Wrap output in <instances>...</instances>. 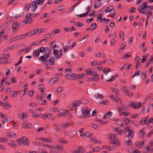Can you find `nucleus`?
Returning a JSON list of instances; mask_svg holds the SVG:
<instances>
[{
  "mask_svg": "<svg viewBox=\"0 0 153 153\" xmlns=\"http://www.w3.org/2000/svg\"><path fill=\"white\" fill-rule=\"evenodd\" d=\"M146 2H143L141 5L138 7V10L140 13H146L147 15H152L151 10L153 9V6H148Z\"/></svg>",
  "mask_w": 153,
  "mask_h": 153,
  "instance_id": "f257e3e1",
  "label": "nucleus"
},
{
  "mask_svg": "<svg viewBox=\"0 0 153 153\" xmlns=\"http://www.w3.org/2000/svg\"><path fill=\"white\" fill-rule=\"evenodd\" d=\"M45 51L46 52V55L41 56L39 58V59L42 63H46L47 62V59L50 56V48L48 47L45 48Z\"/></svg>",
  "mask_w": 153,
  "mask_h": 153,
  "instance_id": "f03ea898",
  "label": "nucleus"
},
{
  "mask_svg": "<svg viewBox=\"0 0 153 153\" xmlns=\"http://www.w3.org/2000/svg\"><path fill=\"white\" fill-rule=\"evenodd\" d=\"M17 143V145L18 146H19L22 144L25 146H28L29 145V141L27 138L24 137H22L19 139L17 141H16Z\"/></svg>",
  "mask_w": 153,
  "mask_h": 153,
  "instance_id": "7ed1b4c3",
  "label": "nucleus"
},
{
  "mask_svg": "<svg viewBox=\"0 0 153 153\" xmlns=\"http://www.w3.org/2000/svg\"><path fill=\"white\" fill-rule=\"evenodd\" d=\"M81 111L83 117L87 118L90 116V110H88L87 107L82 108Z\"/></svg>",
  "mask_w": 153,
  "mask_h": 153,
  "instance_id": "20e7f679",
  "label": "nucleus"
},
{
  "mask_svg": "<svg viewBox=\"0 0 153 153\" xmlns=\"http://www.w3.org/2000/svg\"><path fill=\"white\" fill-rule=\"evenodd\" d=\"M65 76L67 79L71 80H77L79 78L77 75L73 73L67 74H66Z\"/></svg>",
  "mask_w": 153,
  "mask_h": 153,
  "instance_id": "39448f33",
  "label": "nucleus"
},
{
  "mask_svg": "<svg viewBox=\"0 0 153 153\" xmlns=\"http://www.w3.org/2000/svg\"><path fill=\"white\" fill-rule=\"evenodd\" d=\"M63 51L62 49L58 51L56 49H54L53 51V54L55 55L54 57L56 59H58L61 58L62 54Z\"/></svg>",
  "mask_w": 153,
  "mask_h": 153,
  "instance_id": "423d86ee",
  "label": "nucleus"
},
{
  "mask_svg": "<svg viewBox=\"0 0 153 153\" xmlns=\"http://www.w3.org/2000/svg\"><path fill=\"white\" fill-rule=\"evenodd\" d=\"M7 59L4 54H0V64H6L8 63L7 62Z\"/></svg>",
  "mask_w": 153,
  "mask_h": 153,
  "instance_id": "0eeeda50",
  "label": "nucleus"
},
{
  "mask_svg": "<svg viewBox=\"0 0 153 153\" xmlns=\"http://www.w3.org/2000/svg\"><path fill=\"white\" fill-rule=\"evenodd\" d=\"M76 44V42H74L72 44V45L71 46L65 45L63 47L64 52H67L68 50H71L75 46Z\"/></svg>",
  "mask_w": 153,
  "mask_h": 153,
  "instance_id": "6e6552de",
  "label": "nucleus"
},
{
  "mask_svg": "<svg viewBox=\"0 0 153 153\" xmlns=\"http://www.w3.org/2000/svg\"><path fill=\"white\" fill-rule=\"evenodd\" d=\"M39 33V29H35L27 33L28 36H31L33 35H37Z\"/></svg>",
  "mask_w": 153,
  "mask_h": 153,
  "instance_id": "1a4fd4ad",
  "label": "nucleus"
},
{
  "mask_svg": "<svg viewBox=\"0 0 153 153\" xmlns=\"http://www.w3.org/2000/svg\"><path fill=\"white\" fill-rule=\"evenodd\" d=\"M19 26V24L17 22H14L12 25L13 31L14 33L16 32Z\"/></svg>",
  "mask_w": 153,
  "mask_h": 153,
  "instance_id": "9d476101",
  "label": "nucleus"
},
{
  "mask_svg": "<svg viewBox=\"0 0 153 153\" xmlns=\"http://www.w3.org/2000/svg\"><path fill=\"white\" fill-rule=\"evenodd\" d=\"M31 14L28 13L26 16V18L23 22L25 24H27L32 21V19L30 18Z\"/></svg>",
  "mask_w": 153,
  "mask_h": 153,
  "instance_id": "9b49d317",
  "label": "nucleus"
},
{
  "mask_svg": "<svg viewBox=\"0 0 153 153\" xmlns=\"http://www.w3.org/2000/svg\"><path fill=\"white\" fill-rule=\"evenodd\" d=\"M131 106L134 108V109L139 108L142 105L141 103L140 102H136V103L132 102L131 103Z\"/></svg>",
  "mask_w": 153,
  "mask_h": 153,
  "instance_id": "f8f14e48",
  "label": "nucleus"
},
{
  "mask_svg": "<svg viewBox=\"0 0 153 153\" xmlns=\"http://www.w3.org/2000/svg\"><path fill=\"white\" fill-rule=\"evenodd\" d=\"M126 131H127L128 132V137L130 138H133L134 137V131L132 130H131L129 129V128L128 127L127 128V130H126Z\"/></svg>",
  "mask_w": 153,
  "mask_h": 153,
  "instance_id": "ddd939ff",
  "label": "nucleus"
},
{
  "mask_svg": "<svg viewBox=\"0 0 153 153\" xmlns=\"http://www.w3.org/2000/svg\"><path fill=\"white\" fill-rule=\"evenodd\" d=\"M77 150L73 151L74 153H84L85 149L82 146H80L77 148Z\"/></svg>",
  "mask_w": 153,
  "mask_h": 153,
  "instance_id": "4468645a",
  "label": "nucleus"
},
{
  "mask_svg": "<svg viewBox=\"0 0 153 153\" xmlns=\"http://www.w3.org/2000/svg\"><path fill=\"white\" fill-rule=\"evenodd\" d=\"M6 136L9 138H15L16 137V133L14 132H10L5 134Z\"/></svg>",
  "mask_w": 153,
  "mask_h": 153,
  "instance_id": "2eb2a0df",
  "label": "nucleus"
},
{
  "mask_svg": "<svg viewBox=\"0 0 153 153\" xmlns=\"http://www.w3.org/2000/svg\"><path fill=\"white\" fill-rule=\"evenodd\" d=\"M37 4L36 2L34 0L33 1L30 3V6L33 8V12L35 11L36 9L38 7V6L36 5Z\"/></svg>",
  "mask_w": 153,
  "mask_h": 153,
  "instance_id": "dca6fc26",
  "label": "nucleus"
},
{
  "mask_svg": "<svg viewBox=\"0 0 153 153\" xmlns=\"http://www.w3.org/2000/svg\"><path fill=\"white\" fill-rule=\"evenodd\" d=\"M93 77L90 80V81H94V82H97L99 79V76L98 74H96L95 73L94 75H93Z\"/></svg>",
  "mask_w": 153,
  "mask_h": 153,
  "instance_id": "f3484780",
  "label": "nucleus"
},
{
  "mask_svg": "<svg viewBox=\"0 0 153 153\" xmlns=\"http://www.w3.org/2000/svg\"><path fill=\"white\" fill-rule=\"evenodd\" d=\"M58 111L60 112L59 114L57 115L58 117H63L66 114V112H65V111L63 109H60Z\"/></svg>",
  "mask_w": 153,
  "mask_h": 153,
  "instance_id": "a211bd4d",
  "label": "nucleus"
},
{
  "mask_svg": "<svg viewBox=\"0 0 153 153\" xmlns=\"http://www.w3.org/2000/svg\"><path fill=\"white\" fill-rule=\"evenodd\" d=\"M9 145L13 148H15L16 146H18L17 145V143L16 141L13 140L10 142L8 143Z\"/></svg>",
  "mask_w": 153,
  "mask_h": 153,
  "instance_id": "6ab92c4d",
  "label": "nucleus"
},
{
  "mask_svg": "<svg viewBox=\"0 0 153 153\" xmlns=\"http://www.w3.org/2000/svg\"><path fill=\"white\" fill-rule=\"evenodd\" d=\"M3 107L5 109L8 110L11 108V106L9 104L8 102H6L4 104Z\"/></svg>",
  "mask_w": 153,
  "mask_h": 153,
  "instance_id": "aec40b11",
  "label": "nucleus"
},
{
  "mask_svg": "<svg viewBox=\"0 0 153 153\" xmlns=\"http://www.w3.org/2000/svg\"><path fill=\"white\" fill-rule=\"evenodd\" d=\"M86 75H93L95 74V72L93 71H91V69H88L86 70Z\"/></svg>",
  "mask_w": 153,
  "mask_h": 153,
  "instance_id": "412c9836",
  "label": "nucleus"
},
{
  "mask_svg": "<svg viewBox=\"0 0 153 153\" xmlns=\"http://www.w3.org/2000/svg\"><path fill=\"white\" fill-rule=\"evenodd\" d=\"M91 64L92 66H98L102 65V64L101 63V62H97L95 60L91 62Z\"/></svg>",
  "mask_w": 153,
  "mask_h": 153,
  "instance_id": "4be33fe9",
  "label": "nucleus"
},
{
  "mask_svg": "<svg viewBox=\"0 0 153 153\" xmlns=\"http://www.w3.org/2000/svg\"><path fill=\"white\" fill-rule=\"evenodd\" d=\"M110 143L112 144H114L117 145H120V142L117 140L116 138L112 140H110Z\"/></svg>",
  "mask_w": 153,
  "mask_h": 153,
  "instance_id": "5701e85b",
  "label": "nucleus"
},
{
  "mask_svg": "<svg viewBox=\"0 0 153 153\" xmlns=\"http://www.w3.org/2000/svg\"><path fill=\"white\" fill-rule=\"evenodd\" d=\"M59 79V78H56L55 77H54L50 80V82L51 84L56 83L58 82Z\"/></svg>",
  "mask_w": 153,
  "mask_h": 153,
  "instance_id": "b1692460",
  "label": "nucleus"
},
{
  "mask_svg": "<svg viewBox=\"0 0 153 153\" xmlns=\"http://www.w3.org/2000/svg\"><path fill=\"white\" fill-rule=\"evenodd\" d=\"M144 144V143L143 141L137 142L135 143V145L137 147L140 148L142 147Z\"/></svg>",
  "mask_w": 153,
  "mask_h": 153,
  "instance_id": "393cba45",
  "label": "nucleus"
},
{
  "mask_svg": "<svg viewBox=\"0 0 153 153\" xmlns=\"http://www.w3.org/2000/svg\"><path fill=\"white\" fill-rule=\"evenodd\" d=\"M31 124L30 123H25L23 124V127L24 128H31Z\"/></svg>",
  "mask_w": 153,
  "mask_h": 153,
  "instance_id": "a878e982",
  "label": "nucleus"
},
{
  "mask_svg": "<svg viewBox=\"0 0 153 153\" xmlns=\"http://www.w3.org/2000/svg\"><path fill=\"white\" fill-rule=\"evenodd\" d=\"M147 117H144L141 119L140 121V124L141 125H143L146 123L147 121Z\"/></svg>",
  "mask_w": 153,
  "mask_h": 153,
  "instance_id": "bb28decb",
  "label": "nucleus"
},
{
  "mask_svg": "<svg viewBox=\"0 0 153 153\" xmlns=\"http://www.w3.org/2000/svg\"><path fill=\"white\" fill-rule=\"evenodd\" d=\"M48 62L50 65H53L55 64V61L53 56H51L48 60Z\"/></svg>",
  "mask_w": 153,
  "mask_h": 153,
  "instance_id": "cd10ccee",
  "label": "nucleus"
},
{
  "mask_svg": "<svg viewBox=\"0 0 153 153\" xmlns=\"http://www.w3.org/2000/svg\"><path fill=\"white\" fill-rule=\"evenodd\" d=\"M80 105V102L79 101H76L73 103L72 106L76 108L77 106H79Z\"/></svg>",
  "mask_w": 153,
  "mask_h": 153,
  "instance_id": "c85d7f7f",
  "label": "nucleus"
},
{
  "mask_svg": "<svg viewBox=\"0 0 153 153\" xmlns=\"http://www.w3.org/2000/svg\"><path fill=\"white\" fill-rule=\"evenodd\" d=\"M128 87H126L125 86H122L121 87V90L122 91L124 92H125L126 93H127L128 92Z\"/></svg>",
  "mask_w": 153,
  "mask_h": 153,
  "instance_id": "c756f323",
  "label": "nucleus"
},
{
  "mask_svg": "<svg viewBox=\"0 0 153 153\" xmlns=\"http://www.w3.org/2000/svg\"><path fill=\"white\" fill-rule=\"evenodd\" d=\"M101 3L99 0H97L95 2V5L94 6V7L95 9H97L101 5Z\"/></svg>",
  "mask_w": 153,
  "mask_h": 153,
  "instance_id": "7c9ffc66",
  "label": "nucleus"
},
{
  "mask_svg": "<svg viewBox=\"0 0 153 153\" xmlns=\"http://www.w3.org/2000/svg\"><path fill=\"white\" fill-rule=\"evenodd\" d=\"M123 66L124 69H129L131 68L132 65L129 64H125L123 65Z\"/></svg>",
  "mask_w": 153,
  "mask_h": 153,
  "instance_id": "2f4dec72",
  "label": "nucleus"
},
{
  "mask_svg": "<svg viewBox=\"0 0 153 153\" xmlns=\"http://www.w3.org/2000/svg\"><path fill=\"white\" fill-rule=\"evenodd\" d=\"M117 135L113 134H109V137H108L109 139L110 140H112L116 138Z\"/></svg>",
  "mask_w": 153,
  "mask_h": 153,
  "instance_id": "473e14b6",
  "label": "nucleus"
},
{
  "mask_svg": "<svg viewBox=\"0 0 153 153\" xmlns=\"http://www.w3.org/2000/svg\"><path fill=\"white\" fill-rule=\"evenodd\" d=\"M94 97L96 99H103L104 97L102 94H96L94 95Z\"/></svg>",
  "mask_w": 153,
  "mask_h": 153,
  "instance_id": "72a5a7b5",
  "label": "nucleus"
},
{
  "mask_svg": "<svg viewBox=\"0 0 153 153\" xmlns=\"http://www.w3.org/2000/svg\"><path fill=\"white\" fill-rule=\"evenodd\" d=\"M113 7V6H110L109 7H106L105 10V12L106 13L110 12L111 10L112 9Z\"/></svg>",
  "mask_w": 153,
  "mask_h": 153,
  "instance_id": "f704fd0d",
  "label": "nucleus"
},
{
  "mask_svg": "<svg viewBox=\"0 0 153 153\" xmlns=\"http://www.w3.org/2000/svg\"><path fill=\"white\" fill-rule=\"evenodd\" d=\"M58 108L57 107L51 108L50 109V111L52 112H56L58 111Z\"/></svg>",
  "mask_w": 153,
  "mask_h": 153,
  "instance_id": "c9c22d12",
  "label": "nucleus"
},
{
  "mask_svg": "<svg viewBox=\"0 0 153 153\" xmlns=\"http://www.w3.org/2000/svg\"><path fill=\"white\" fill-rule=\"evenodd\" d=\"M27 36V33L26 34H21L17 36L18 39H20L24 38Z\"/></svg>",
  "mask_w": 153,
  "mask_h": 153,
  "instance_id": "e433bc0d",
  "label": "nucleus"
},
{
  "mask_svg": "<svg viewBox=\"0 0 153 153\" xmlns=\"http://www.w3.org/2000/svg\"><path fill=\"white\" fill-rule=\"evenodd\" d=\"M38 139L39 140H40L42 141H44L47 143H48V142L50 143V140L48 138H44L40 137L38 138Z\"/></svg>",
  "mask_w": 153,
  "mask_h": 153,
  "instance_id": "4c0bfd02",
  "label": "nucleus"
},
{
  "mask_svg": "<svg viewBox=\"0 0 153 153\" xmlns=\"http://www.w3.org/2000/svg\"><path fill=\"white\" fill-rule=\"evenodd\" d=\"M45 0H35L37 4L39 5H41L43 4Z\"/></svg>",
  "mask_w": 153,
  "mask_h": 153,
  "instance_id": "58836bf2",
  "label": "nucleus"
},
{
  "mask_svg": "<svg viewBox=\"0 0 153 153\" xmlns=\"http://www.w3.org/2000/svg\"><path fill=\"white\" fill-rule=\"evenodd\" d=\"M38 150L39 153H48L46 150L45 149H38Z\"/></svg>",
  "mask_w": 153,
  "mask_h": 153,
  "instance_id": "ea45409f",
  "label": "nucleus"
},
{
  "mask_svg": "<svg viewBox=\"0 0 153 153\" xmlns=\"http://www.w3.org/2000/svg\"><path fill=\"white\" fill-rule=\"evenodd\" d=\"M40 51L38 50L36 51H33V55H35L37 57H39V56Z\"/></svg>",
  "mask_w": 153,
  "mask_h": 153,
  "instance_id": "a19ab883",
  "label": "nucleus"
},
{
  "mask_svg": "<svg viewBox=\"0 0 153 153\" xmlns=\"http://www.w3.org/2000/svg\"><path fill=\"white\" fill-rule=\"evenodd\" d=\"M114 101L115 102H117L120 105H121L122 104L121 99L119 98H117L116 99L114 98Z\"/></svg>",
  "mask_w": 153,
  "mask_h": 153,
  "instance_id": "79ce46f5",
  "label": "nucleus"
},
{
  "mask_svg": "<svg viewBox=\"0 0 153 153\" xmlns=\"http://www.w3.org/2000/svg\"><path fill=\"white\" fill-rule=\"evenodd\" d=\"M148 56L147 54L146 55V56L144 55L143 56L142 59L141 60V62L142 63H143L146 60Z\"/></svg>",
  "mask_w": 153,
  "mask_h": 153,
  "instance_id": "37998d69",
  "label": "nucleus"
},
{
  "mask_svg": "<svg viewBox=\"0 0 153 153\" xmlns=\"http://www.w3.org/2000/svg\"><path fill=\"white\" fill-rule=\"evenodd\" d=\"M125 143L126 145L129 146H131L132 145V143L130 140H128L127 141H126Z\"/></svg>",
  "mask_w": 153,
  "mask_h": 153,
  "instance_id": "c03bdc74",
  "label": "nucleus"
},
{
  "mask_svg": "<svg viewBox=\"0 0 153 153\" xmlns=\"http://www.w3.org/2000/svg\"><path fill=\"white\" fill-rule=\"evenodd\" d=\"M88 15L87 13H85L84 14H80L77 15V16L78 17H82L86 16Z\"/></svg>",
  "mask_w": 153,
  "mask_h": 153,
  "instance_id": "a18cd8bd",
  "label": "nucleus"
},
{
  "mask_svg": "<svg viewBox=\"0 0 153 153\" xmlns=\"http://www.w3.org/2000/svg\"><path fill=\"white\" fill-rule=\"evenodd\" d=\"M100 103L102 105H107L109 103V101L107 100H103Z\"/></svg>",
  "mask_w": 153,
  "mask_h": 153,
  "instance_id": "49530a36",
  "label": "nucleus"
},
{
  "mask_svg": "<svg viewBox=\"0 0 153 153\" xmlns=\"http://www.w3.org/2000/svg\"><path fill=\"white\" fill-rule=\"evenodd\" d=\"M90 27L92 30L95 29L97 27V25L96 23H93L91 25Z\"/></svg>",
  "mask_w": 153,
  "mask_h": 153,
  "instance_id": "de8ad7c7",
  "label": "nucleus"
},
{
  "mask_svg": "<svg viewBox=\"0 0 153 153\" xmlns=\"http://www.w3.org/2000/svg\"><path fill=\"white\" fill-rule=\"evenodd\" d=\"M75 25L78 27H81L83 26L84 24L82 23H80L78 22H75L74 23Z\"/></svg>",
  "mask_w": 153,
  "mask_h": 153,
  "instance_id": "09e8293b",
  "label": "nucleus"
},
{
  "mask_svg": "<svg viewBox=\"0 0 153 153\" xmlns=\"http://www.w3.org/2000/svg\"><path fill=\"white\" fill-rule=\"evenodd\" d=\"M32 116L33 118H38L40 116V115L38 113H34L32 114Z\"/></svg>",
  "mask_w": 153,
  "mask_h": 153,
  "instance_id": "8fccbe9b",
  "label": "nucleus"
},
{
  "mask_svg": "<svg viewBox=\"0 0 153 153\" xmlns=\"http://www.w3.org/2000/svg\"><path fill=\"white\" fill-rule=\"evenodd\" d=\"M30 6V5L29 4H27L25 5V10L26 11H28L29 10Z\"/></svg>",
  "mask_w": 153,
  "mask_h": 153,
  "instance_id": "3c124183",
  "label": "nucleus"
},
{
  "mask_svg": "<svg viewBox=\"0 0 153 153\" xmlns=\"http://www.w3.org/2000/svg\"><path fill=\"white\" fill-rule=\"evenodd\" d=\"M146 76L145 73L144 72H142L141 73V77L143 79H145L146 78Z\"/></svg>",
  "mask_w": 153,
  "mask_h": 153,
  "instance_id": "603ef678",
  "label": "nucleus"
},
{
  "mask_svg": "<svg viewBox=\"0 0 153 153\" xmlns=\"http://www.w3.org/2000/svg\"><path fill=\"white\" fill-rule=\"evenodd\" d=\"M131 53L130 52H128L125 53V55L123 56V58H126V57H130L131 56Z\"/></svg>",
  "mask_w": 153,
  "mask_h": 153,
  "instance_id": "864d4df0",
  "label": "nucleus"
},
{
  "mask_svg": "<svg viewBox=\"0 0 153 153\" xmlns=\"http://www.w3.org/2000/svg\"><path fill=\"white\" fill-rule=\"evenodd\" d=\"M113 91L115 93L117 96V94L119 92V90L117 88H113L112 89Z\"/></svg>",
  "mask_w": 153,
  "mask_h": 153,
  "instance_id": "5fc2aeb1",
  "label": "nucleus"
},
{
  "mask_svg": "<svg viewBox=\"0 0 153 153\" xmlns=\"http://www.w3.org/2000/svg\"><path fill=\"white\" fill-rule=\"evenodd\" d=\"M13 128H17L18 126V123L17 122H15L14 121H13Z\"/></svg>",
  "mask_w": 153,
  "mask_h": 153,
  "instance_id": "6e6d98bb",
  "label": "nucleus"
},
{
  "mask_svg": "<svg viewBox=\"0 0 153 153\" xmlns=\"http://www.w3.org/2000/svg\"><path fill=\"white\" fill-rule=\"evenodd\" d=\"M40 51V52L42 53H44L45 52V48H44L43 47H41L40 49L38 50Z\"/></svg>",
  "mask_w": 153,
  "mask_h": 153,
  "instance_id": "4d7b16f0",
  "label": "nucleus"
},
{
  "mask_svg": "<svg viewBox=\"0 0 153 153\" xmlns=\"http://www.w3.org/2000/svg\"><path fill=\"white\" fill-rule=\"evenodd\" d=\"M95 55L96 57L98 58H100L102 54L100 52H97L95 54Z\"/></svg>",
  "mask_w": 153,
  "mask_h": 153,
  "instance_id": "13d9d810",
  "label": "nucleus"
},
{
  "mask_svg": "<svg viewBox=\"0 0 153 153\" xmlns=\"http://www.w3.org/2000/svg\"><path fill=\"white\" fill-rule=\"evenodd\" d=\"M61 126H62V128H65L68 126L67 123H66L62 124L61 125Z\"/></svg>",
  "mask_w": 153,
  "mask_h": 153,
  "instance_id": "bf43d9fd",
  "label": "nucleus"
},
{
  "mask_svg": "<svg viewBox=\"0 0 153 153\" xmlns=\"http://www.w3.org/2000/svg\"><path fill=\"white\" fill-rule=\"evenodd\" d=\"M40 15V14L38 13H36V14H31V18H34L36 16H37Z\"/></svg>",
  "mask_w": 153,
  "mask_h": 153,
  "instance_id": "052dcab7",
  "label": "nucleus"
},
{
  "mask_svg": "<svg viewBox=\"0 0 153 153\" xmlns=\"http://www.w3.org/2000/svg\"><path fill=\"white\" fill-rule=\"evenodd\" d=\"M17 116L21 120H23L24 119L23 114H17Z\"/></svg>",
  "mask_w": 153,
  "mask_h": 153,
  "instance_id": "680f3d73",
  "label": "nucleus"
},
{
  "mask_svg": "<svg viewBox=\"0 0 153 153\" xmlns=\"http://www.w3.org/2000/svg\"><path fill=\"white\" fill-rule=\"evenodd\" d=\"M100 150V148L98 146H97L94 149L93 152H97L99 151Z\"/></svg>",
  "mask_w": 153,
  "mask_h": 153,
  "instance_id": "e2e57ef3",
  "label": "nucleus"
},
{
  "mask_svg": "<svg viewBox=\"0 0 153 153\" xmlns=\"http://www.w3.org/2000/svg\"><path fill=\"white\" fill-rule=\"evenodd\" d=\"M126 95L128 96H129L130 97H131L132 96H133V93L130 92L128 91V92L126 93Z\"/></svg>",
  "mask_w": 153,
  "mask_h": 153,
  "instance_id": "0e129e2a",
  "label": "nucleus"
},
{
  "mask_svg": "<svg viewBox=\"0 0 153 153\" xmlns=\"http://www.w3.org/2000/svg\"><path fill=\"white\" fill-rule=\"evenodd\" d=\"M110 13L111 14H116V12L115 10L113 9V7L112 8V9L110 11Z\"/></svg>",
  "mask_w": 153,
  "mask_h": 153,
  "instance_id": "69168bd1",
  "label": "nucleus"
},
{
  "mask_svg": "<svg viewBox=\"0 0 153 153\" xmlns=\"http://www.w3.org/2000/svg\"><path fill=\"white\" fill-rule=\"evenodd\" d=\"M139 132L140 134H141L140 136L141 137H143L144 136L145 132L143 131V130L141 129V130H140V131Z\"/></svg>",
  "mask_w": 153,
  "mask_h": 153,
  "instance_id": "338daca9",
  "label": "nucleus"
},
{
  "mask_svg": "<svg viewBox=\"0 0 153 153\" xmlns=\"http://www.w3.org/2000/svg\"><path fill=\"white\" fill-rule=\"evenodd\" d=\"M153 123V118H151L148 120L147 123V125H148L150 124L151 123Z\"/></svg>",
  "mask_w": 153,
  "mask_h": 153,
  "instance_id": "774afa93",
  "label": "nucleus"
}]
</instances>
